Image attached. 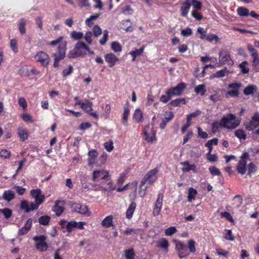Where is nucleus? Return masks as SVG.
I'll return each mask as SVG.
<instances>
[{"label": "nucleus", "instance_id": "nucleus-37", "mask_svg": "<svg viewBox=\"0 0 259 259\" xmlns=\"http://www.w3.org/2000/svg\"><path fill=\"white\" fill-rule=\"evenodd\" d=\"M257 90L256 86L250 84L247 85L243 91V93L245 95H249L253 94Z\"/></svg>", "mask_w": 259, "mask_h": 259}, {"label": "nucleus", "instance_id": "nucleus-47", "mask_svg": "<svg viewBox=\"0 0 259 259\" xmlns=\"http://www.w3.org/2000/svg\"><path fill=\"white\" fill-rule=\"evenodd\" d=\"M124 255L126 259H134L135 253L133 248L126 249L124 251Z\"/></svg>", "mask_w": 259, "mask_h": 259}, {"label": "nucleus", "instance_id": "nucleus-64", "mask_svg": "<svg viewBox=\"0 0 259 259\" xmlns=\"http://www.w3.org/2000/svg\"><path fill=\"white\" fill-rule=\"evenodd\" d=\"M11 152L6 149H2L0 151V157L5 159L9 158L11 156Z\"/></svg>", "mask_w": 259, "mask_h": 259}, {"label": "nucleus", "instance_id": "nucleus-38", "mask_svg": "<svg viewBox=\"0 0 259 259\" xmlns=\"http://www.w3.org/2000/svg\"><path fill=\"white\" fill-rule=\"evenodd\" d=\"M195 92L197 94L204 96L206 92L205 85L204 84H201L197 85L195 88Z\"/></svg>", "mask_w": 259, "mask_h": 259}, {"label": "nucleus", "instance_id": "nucleus-52", "mask_svg": "<svg viewBox=\"0 0 259 259\" xmlns=\"http://www.w3.org/2000/svg\"><path fill=\"white\" fill-rule=\"evenodd\" d=\"M71 37L74 40H80L83 37V33L73 31L71 33Z\"/></svg>", "mask_w": 259, "mask_h": 259}, {"label": "nucleus", "instance_id": "nucleus-54", "mask_svg": "<svg viewBox=\"0 0 259 259\" xmlns=\"http://www.w3.org/2000/svg\"><path fill=\"white\" fill-rule=\"evenodd\" d=\"M188 248L190 252L194 253L196 251L195 242L193 240L191 239L188 241Z\"/></svg>", "mask_w": 259, "mask_h": 259}, {"label": "nucleus", "instance_id": "nucleus-16", "mask_svg": "<svg viewBox=\"0 0 259 259\" xmlns=\"http://www.w3.org/2000/svg\"><path fill=\"white\" fill-rule=\"evenodd\" d=\"M242 84L240 82H232L228 85V88L232 90H229L227 93V96L231 97H237L239 96V89L241 88Z\"/></svg>", "mask_w": 259, "mask_h": 259}, {"label": "nucleus", "instance_id": "nucleus-55", "mask_svg": "<svg viewBox=\"0 0 259 259\" xmlns=\"http://www.w3.org/2000/svg\"><path fill=\"white\" fill-rule=\"evenodd\" d=\"M209 170L211 175L213 176H220L221 175V172L219 169L215 166H210L209 167Z\"/></svg>", "mask_w": 259, "mask_h": 259}, {"label": "nucleus", "instance_id": "nucleus-61", "mask_svg": "<svg viewBox=\"0 0 259 259\" xmlns=\"http://www.w3.org/2000/svg\"><path fill=\"white\" fill-rule=\"evenodd\" d=\"M93 32L94 33V36L95 37H97L101 34L102 30L99 25H95L93 28Z\"/></svg>", "mask_w": 259, "mask_h": 259}, {"label": "nucleus", "instance_id": "nucleus-13", "mask_svg": "<svg viewBox=\"0 0 259 259\" xmlns=\"http://www.w3.org/2000/svg\"><path fill=\"white\" fill-rule=\"evenodd\" d=\"M40 204L34 202L29 203L27 200H22L20 203V208L28 213L31 211L37 210Z\"/></svg>", "mask_w": 259, "mask_h": 259}, {"label": "nucleus", "instance_id": "nucleus-15", "mask_svg": "<svg viewBox=\"0 0 259 259\" xmlns=\"http://www.w3.org/2000/svg\"><path fill=\"white\" fill-rule=\"evenodd\" d=\"M186 88V84L184 82L179 83L175 87L170 88L166 91V94H170L172 97L174 96H180L183 92L184 90Z\"/></svg>", "mask_w": 259, "mask_h": 259}, {"label": "nucleus", "instance_id": "nucleus-19", "mask_svg": "<svg viewBox=\"0 0 259 259\" xmlns=\"http://www.w3.org/2000/svg\"><path fill=\"white\" fill-rule=\"evenodd\" d=\"M163 198V194L162 193H159L155 202L152 212L153 215L155 217L160 214L162 206Z\"/></svg>", "mask_w": 259, "mask_h": 259}, {"label": "nucleus", "instance_id": "nucleus-12", "mask_svg": "<svg viewBox=\"0 0 259 259\" xmlns=\"http://www.w3.org/2000/svg\"><path fill=\"white\" fill-rule=\"evenodd\" d=\"M69 205L71 210L74 212H76L87 216H89L91 214L88 206L85 205H81L75 202H70Z\"/></svg>", "mask_w": 259, "mask_h": 259}, {"label": "nucleus", "instance_id": "nucleus-41", "mask_svg": "<svg viewBox=\"0 0 259 259\" xmlns=\"http://www.w3.org/2000/svg\"><path fill=\"white\" fill-rule=\"evenodd\" d=\"M144 51V48L142 47L139 49H136L130 52V54L132 56V61H134L137 56H140Z\"/></svg>", "mask_w": 259, "mask_h": 259}, {"label": "nucleus", "instance_id": "nucleus-2", "mask_svg": "<svg viewBox=\"0 0 259 259\" xmlns=\"http://www.w3.org/2000/svg\"><path fill=\"white\" fill-rule=\"evenodd\" d=\"M87 51H89V47L82 41L77 42L74 49L69 51L68 57L69 58H76L83 56L87 53Z\"/></svg>", "mask_w": 259, "mask_h": 259}, {"label": "nucleus", "instance_id": "nucleus-49", "mask_svg": "<svg viewBox=\"0 0 259 259\" xmlns=\"http://www.w3.org/2000/svg\"><path fill=\"white\" fill-rule=\"evenodd\" d=\"M111 49L115 52H120L122 50V48L120 44L117 41H113L111 45Z\"/></svg>", "mask_w": 259, "mask_h": 259}, {"label": "nucleus", "instance_id": "nucleus-51", "mask_svg": "<svg viewBox=\"0 0 259 259\" xmlns=\"http://www.w3.org/2000/svg\"><path fill=\"white\" fill-rule=\"evenodd\" d=\"M205 39L209 42L214 41L216 43L218 42L220 40V38L218 36L214 34H209L207 35Z\"/></svg>", "mask_w": 259, "mask_h": 259}, {"label": "nucleus", "instance_id": "nucleus-59", "mask_svg": "<svg viewBox=\"0 0 259 259\" xmlns=\"http://www.w3.org/2000/svg\"><path fill=\"white\" fill-rule=\"evenodd\" d=\"M226 233L224 235V238L227 240L234 241L235 239L234 236L232 234L231 230H226Z\"/></svg>", "mask_w": 259, "mask_h": 259}, {"label": "nucleus", "instance_id": "nucleus-53", "mask_svg": "<svg viewBox=\"0 0 259 259\" xmlns=\"http://www.w3.org/2000/svg\"><path fill=\"white\" fill-rule=\"evenodd\" d=\"M223 127V125L222 124V122L220 120V122L218 121L213 122L211 125L212 131L213 133H215L218 132L220 127Z\"/></svg>", "mask_w": 259, "mask_h": 259}, {"label": "nucleus", "instance_id": "nucleus-18", "mask_svg": "<svg viewBox=\"0 0 259 259\" xmlns=\"http://www.w3.org/2000/svg\"><path fill=\"white\" fill-rule=\"evenodd\" d=\"M109 177V171L105 170H95L93 172L92 179L94 182L100 180H106Z\"/></svg>", "mask_w": 259, "mask_h": 259}, {"label": "nucleus", "instance_id": "nucleus-58", "mask_svg": "<svg viewBox=\"0 0 259 259\" xmlns=\"http://www.w3.org/2000/svg\"><path fill=\"white\" fill-rule=\"evenodd\" d=\"M177 231V230L175 227H170L165 230L164 233L166 236H171Z\"/></svg>", "mask_w": 259, "mask_h": 259}, {"label": "nucleus", "instance_id": "nucleus-10", "mask_svg": "<svg viewBox=\"0 0 259 259\" xmlns=\"http://www.w3.org/2000/svg\"><path fill=\"white\" fill-rule=\"evenodd\" d=\"M35 60L43 67H47L50 62L49 56L44 51H39L34 56Z\"/></svg>", "mask_w": 259, "mask_h": 259}, {"label": "nucleus", "instance_id": "nucleus-8", "mask_svg": "<svg viewBox=\"0 0 259 259\" xmlns=\"http://www.w3.org/2000/svg\"><path fill=\"white\" fill-rule=\"evenodd\" d=\"M219 63L221 65L233 66L234 61L231 57L230 52L227 49H222L219 53Z\"/></svg>", "mask_w": 259, "mask_h": 259}, {"label": "nucleus", "instance_id": "nucleus-3", "mask_svg": "<svg viewBox=\"0 0 259 259\" xmlns=\"http://www.w3.org/2000/svg\"><path fill=\"white\" fill-rule=\"evenodd\" d=\"M223 127L232 130L238 127L240 123V120L236 119V116L232 113H229L223 116L221 119Z\"/></svg>", "mask_w": 259, "mask_h": 259}, {"label": "nucleus", "instance_id": "nucleus-40", "mask_svg": "<svg viewBox=\"0 0 259 259\" xmlns=\"http://www.w3.org/2000/svg\"><path fill=\"white\" fill-rule=\"evenodd\" d=\"M248 62L247 61H243L239 65V67L241 69V71L243 74H247L249 69L248 67Z\"/></svg>", "mask_w": 259, "mask_h": 259}, {"label": "nucleus", "instance_id": "nucleus-32", "mask_svg": "<svg viewBox=\"0 0 259 259\" xmlns=\"http://www.w3.org/2000/svg\"><path fill=\"white\" fill-rule=\"evenodd\" d=\"M113 219L112 215H109L106 217L101 222V225L106 228H109L113 226Z\"/></svg>", "mask_w": 259, "mask_h": 259}, {"label": "nucleus", "instance_id": "nucleus-22", "mask_svg": "<svg viewBox=\"0 0 259 259\" xmlns=\"http://www.w3.org/2000/svg\"><path fill=\"white\" fill-rule=\"evenodd\" d=\"M65 204V201L58 200L55 201V205L53 208V210L56 213L57 216H60L62 214V213L64 211V207H63V205Z\"/></svg>", "mask_w": 259, "mask_h": 259}, {"label": "nucleus", "instance_id": "nucleus-39", "mask_svg": "<svg viewBox=\"0 0 259 259\" xmlns=\"http://www.w3.org/2000/svg\"><path fill=\"white\" fill-rule=\"evenodd\" d=\"M10 47L14 54L18 52V40L16 38L11 39L10 42Z\"/></svg>", "mask_w": 259, "mask_h": 259}, {"label": "nucleus", "instance_id": "nucleus-57", "mask_svg": "<svg viewBox=\"0 0 259 259\" xmlns=\"http://www.w3.org/2000/svg\"><path fill=\"white\" fill-rule=\"evenodd\" d=\"M1 213H3L6 219H9L12 215V211L10 208L1 209Z\"/></svg>", "mask_w": 259, "mask_h": 259}, {"label": "nucleus", "instance_id": "nucleus-7", "mask_svg": "<svg viewBox=\"0 0 259 259\" xmlns=\"http://www.w3.org/2000/svg\"><path fill=\"white\" fill-rule=\"evenodd\" d=\"M249 158V154L247 152H243L240 156V159L236 165V170L239 174L243 175L246 173L247 170V160Z\"/></svg>", "mask_w": 259, "mask_h": 259}, {"label": "nucleus", "instance_id": "nucleus-50", "mask_svg": "<svg viewBox=\"0 0 259 259\" xmlns=\"http://www.w3.org/2000/svg\"><path fill=\"white\" fill-rule=\"evenodd\" d=\"M235 135L239 139L245 140L246 138V135L243 130L239 129L235 131Z\"/></svg>", "mask_w": 259, "mask_h": 259}, {"label": "nucleus", "instance_id": "nucleus-5", "mask_svg": "<svg viewBox=\"0 0 259 259\" xmlns=\"http://www.w3.org/2000/svg\"><path fill=\"white\" fill-rule=\"evenodd\" d=\"M75 105H79L80 108L85 111L91 116L95 119H98L99 116L96 112L93 111V104L88 100H85L83 102L77 101L75 103Z\"/></svg>", "mask_w": 259, "mask_h": 259}, {"label": "nucleus", "instance_id": "nucleus-56", "mask_svg": "<svg viewBox=\"0 0 259 259\" xmlns=\"http://www.w3.org/2000/svg\"><path fill=\"white\" fill-rule=\"evenodd\" d=\"M216 253L219 255H222L227 258H228L229 255V252L228 251H226L221 248H217Z\"/></svg>", "mask_w": 259, "mask_h": 259}, {"label": "nucleus", "instance_id": "nucleus-62", "mask_svg": "<svg viewBox=\"0 0 259 259\" xmlns=\"http://www.w3.org/2000/svg\"><path fill=\"white\" fill-rule=\"evenodd\" d=\"M93 34L91 31H88L85 33L84 36L85 41L89 45H91L93 42L92 39Z\"/></svg>", "mask_w": 259, "mask_h": 259}, {"label": "nucleus", "instance_id": "nucleus-20", "mask_svg": "<svg viewBox=\"0 0 259 259\" xmlns=\"http://www.w3.org/2000/svg\"><path fill=\"white\" fill-rule=\"evenodd\" d=\"M30 195L35 199V202L41 204L45 199V196L42 194L40 189H32L30 191Z\"/></svg>", "mask_w": 259, "mask_h": 259}, {"label": "nucleus", "instance_id": "nucleus-30", "mask_svg": "<svg viewBox=\"0 0 259 259\" xmlns=\"http://www.w3.org/2000/svg\"><path fill=\"white\" fill-rule=\"evenodd\" d=\"M133 118L137 122H143L144 120L143 113L140 109L137 108L135 110Z\"/></svg>", "mask_w": 259, "mask_h": 259}, {"label": "nucleus", "instance_id": "nucleus-9", "mask_svg": "<svg viewBox=\"0 0 259 259\" xmlns=\"http://www.w3.org/2000/svg\"><path fill=\"white\" fill-rule=\"evenodd\" d=\"M247 50L253 58L252 61L253 69L255 72H259V54L251 45L247 46Z\"/></svg>", "mask_w": 259, "mask_h": 259}, {"label": "nucleus", "instance_id": "nucleus-26", "mask_svg": "<svg viewBox=\"0 0 259 259\" xmlns=\"http://www.w3.org/2000/svg\"><path fill=\"white\" fill-rule=\"evenodd\" d=\"M17 134L20 138V140L24 142L28 138V133L26 128L23 127H19L18 128Z\"/></svg>", "mask_w": 259, "mask_h": 259}, {"label": "nucleus", "instance_id": "nucleus-45", "mask_svg": "<svg viewBox=\"0 0 259 259\" xmlns=\"http://www.w3.org/2000/svg\"><path fill=\"white\" fill-rule=\"evenodd\" d=\"M197 194V191L194 188L191 187L188 190V200L191 202L192 200L195 199L196 195Z\"/></svg>", "mask_w": 259, "mask_h": 259}, {"label": "nucleus", "instance_id": "nucleus-46", "mask_svg": "<svg viewBox=\"0 0 259 259\" xmlns=\"http://www.w3.org/2000/svg\"><path fill=\"white\" fill-rule=\"evenodd\" d=\"M247 175L250 176L252 174H254L257 170V167L253 162H250L247 166Z\"/></svg>", "mask_w": 259, "mask_h": 259}, {"label": "nucleus", "instance_id": "nucleus-27", "mask_svg": "<svg viewBox=\"0 0 259 259\" xmlns=\"http://www.w3.org/2000/svg\"><path fill=\"white\" fill-rule=\"evenodd\" d=\"M166 113H167L168 114L164 116L162 121L159 125V127L161 129H164L165 127L166 124L172 120L174 117V114L172 112H166Z\"/></svg>", "mask_w": 259, "mask_h": 259}, {"label": "nucleus", "instance_id": "nucleus-35", "mask_svg": "<svg viewBox=\"0 0 259 259\" xmlns=\"http://www.w3.org/2000/svg\"><path fill=\"white\" fill-rule=\"evenodd\" d=\"M14 197L15 193L12 190L5 191L3 195V198L7 202L11 201Z\"/></svg>", "mask_w": 259, "mask_h": 259}, {"label": "nucleus", "instance_id": "nucleus-44", "mask_svg": "<svg viewBox=\"0 0 259 259\" xmlns=\"http://www.w3.org/2000/svg\"><path fill=\"white\" fill-rule=\"evenodd\" d=\"M181 103L184 105L186 104V102L185 98H178L172 100L169 103V105L174 107H177L180 106Z\"/></svg>", "mask_w": 259, "mask_h": 259}, {"label": "nucleus", "instance_id": "nucleus-11", "mask_svg": "<svg viewBox=\"0 0 259 259\" xmlns=\"http://www.w3.org/2000/svg\"><path fill=\"white\" fill-rule=\"evenodd\" d=\"M174 242L175 243V249L180 258H182L189 255L186 245L182 241L174 240Z\"/></svg>", "mask_w": 259, "mask_h": 259}, {"label": "nucleus", "instance_id": "nucleus-24", "mask_svg": "<svg viewBox=\"0 0 259 259\" xmlns=\"http://www.w3.org/2000/svg\"><path fill=\"white\" fill-rule=\"evenodd\" d=\"M98 156V153L96 150L92 149L89 151V158L88 159L89 165L92 166L95 163V161Z\"/></svg>", "mask_w": 259, "mask_h": 259}, {"label": "nucleus", "instance_id": "nucleus-4", "mask_svg": "<svg viewBox=\"0 0 259 259\" xmlns=\"http://www.w3.org/2000/svg\"><path fill=\"white\" fill-rule=\"evenodd\" d=\"M63 37L60 36L56 40L52 41L50 44L52 46L59 44L57 52L53 54V56H57V57L62 60L65 57L67 45L66 41L60 43Z\"/></svg>", "mask_w": 259, "mask_h": 259}, {"label": "nucleus", "instance_id": "nucleus-48", "mask_svg": "<svg viewBox=\"0 0 259 259\" xmlns=\"http://www.w3.org/2000/svg\"><path fill=\"white\" fill-rule=\"evenodd\" d=\"M233 205L236 207H239L242 203V198L239 195L235 196L233 199Z\"/></svg>", "mask_w": 259, "mask_h": 259}, {"label": "nucleus", "instance_id": "nucleus-63", "mask_svg": "<svg viewBox=\"0 0 259 259\" xmlns=\"http://www.w3.org/2000/svg\"><path fill=\"white\" fill-rule=\"evenodd\" d=\"M190 2H192V5L194 8L198 10H201L202 3L200 1L197 0H191L190 1Z\"/></svg>", "mask_w": 259, "mask_h": 259}, {"label": "nucleus", "instance_id": "nucleus-1", "mask_svg": "<svg viewBox=\"0 0 259 259\" xmlns=\"http://www.w3.org/2000/svg\"><path fill=\"white\" fill-rule=\"evenodd\" d=\"M158 170L157 168H154L149 170L144 176L140 184V190L139 194L140 197L143 198L146 194L147 186H144L146 183L149 185H152L157 179V173Z\"/></svg>", "mask_w": 259, "mask_h": 259}, {"label": "nucleus", "instance_id": "nucleus-34", "mask_svg": "<svg viewBox=\"0 0 259 259\" xmlns=\"http://www.w3.org/2000/svg\"><path fill=\"white\" fill-rule=\"evenodd\" d=\"M182 164L185 166V167L182 168L183 172H188L190 170L195 171L196 165L195 164H191L188 161L182 162Z\"/></svg>", "mask_w": 259, "mask_h": 259}, {"label": "nucleus", "instance_id": "nucleus-43", "mask_svg": "<svg viewBox=\"0 0 259 259\" xmlns=\"http://www.w3.org/2000/svg\"><path fill=\"white\" fill-rule=\"evenodd\" d=\"M238 14L241 17H247L249 15L248 9L245 7H239L237 10Z\"/></svg>", "mask_w": 259, "mask_h": 259}, {"label": "nucleus", "instance_id": "nucleus-28", "mask_svg": "<svg viewBox=\"0 0 259 259\" xmlns=\"http://www.w3.org/2000/svg\"><path fill=\"white\" fill-rule=\"evenodd\" d=\"M130 111L128 103H126L124 106V111L122 117V123L124 125H127V120Z\"/></svg>", "mask_w": 259, "mask_h": 259}, {"label": "nucleus", "instance_id": "nucleus-14", "mask_svg": "<svg viewBox=\"0 0 259 259\" xmlns=\"http://www.w3.org/2000/svg\"><path fill=\"white\" fill-rule=\"evenodd\" d=\"M150 128V125H146L143 129L144 136L145 140L148 143H152L156 140V131L153 128H150V131L149 133L148 130Z\"/></svg>", "mask_w": 259, "mask_h": 259}, {"label": "nucleus", "instance_id": "nucleus-29", "mask_svg": "<svg viewBox=\"0 0 259 259\" xmlns=\"http://www.w3.org/2000/svg\"><path fill=\"white\" fill-rule=\"evenodd\" d=\"M230 73H232V72L228 70L226 67H225L223 69L213 73L212 76L215 78H222L225 76H228Z\"/></svg>", "mask_w": 259, "mask_h": 259}, {"label": "nucleus", "instance_id": "nucleus-23", "mask_svg": "<svg viewBox=\"0 0 259 259\" xmlns=\"http://www.w3.org/2000/svg\"><path fill=\"white\" fill-rule=\"evenodd\" d=\"M105 60L106 62L109 64V67H113L116 62L118 61V59L116 56L112 53L107 54L105 56Z\"/></svg>", "mask_w": 259, "mask_h": 259}, {"label": "nucleus", "instance_id": "nucleus-25", "mask_svg": "<svg viewBox=\"0 0 259 259\" xmlns=\"http://www.w3.org/2000/svg\"><path fill=\"white\" fill-rule=\"evenodd\" d=\"M189 1L186 0L185 2L182 4V5L180 8V12L181 16L183 17H186L188 15V13L189 11L191 4Z\"/></svg>", "mask_w": 259, "mask_h": 259}, {"label": "nucleus", "instance_id": "nucleus-17", "mask_svg": "<svg viewBox=\"0 0 259 259\" xmlns=\"http://www.w3.org/2000/svg\"><path fill=\"white\" fill-rule=\"evenodd\" d=\"M259 126V113L255 112L251 117V120L245 124V128L252 131Z\"/></svg>", "mask_w": 259, "mask_h": 259}, {"label": "nucleus", "instance_id": "nucleus-31", "mask_svg": "<svg viewBox=\"0 0 259 259\" xmlns=\"http://www.w3.org/2000/svg\"><path fill=\"white\" fill-rule=\"evenodd\" d=\"M136 203L133 202H132L128 207L126 211V218L127 219L130 220L132 218L133 213L136 209Z\"/></svg>", "mask_w": 259, "mask_h": 259}, {"label": "nucleus", "instance_id": "nucleus-60", "mask_svg": "<svg viewBox=\"0 0 259 259\" xmlns=\"http://www.w3.org/2000/svg\"><path fill=\"white\" fill-rule=\"evenodd\" d=\"M26 161V159L25 158H23L19 162V166L17 168V169H16L15 174L13 176V179H15L16 177L17 176V175H18L19 172L21 170V169L24 165V163Z\"/></svg>", "mask_w": 259, "mask_h": 259}, {"label": "nucleus", "instance_id": "nucleus-42", "mask_svg": "<svg viewBox=\"0 0 259 259\" xmlns=\"http://www.w3.org/2000/svg\"><path fill=\"white\" fill-rule=\"evenodd\" d=\"M50 220V217L49 215H45L39 218L38 222L40 225L46 226L49 224Z\"/></svg>", "mask_w": 259, "mask_h": 259}, {"label": "nucleus", "instance_id": "nucleus-21", "mask_svg": "<svg viewBox=\"0 0 259 259\" xmlns=\"http://www.w3.org/2000/svg\"><path fill=\"white\" fill-rule=\"evenodd\" d=\"M85 224V223L84 222H77L76 221H71L68 222L66 226V229L68 233H70L72 232L73 229L77 228L79 229L82 230L84 229L83 226Z\"/></svg>", "mask_w": 259, "mask_h": 259}, {"label": "nucleus", "instance_id": "nucleus-6", "mask_svg": "<svg viewBox=\"0 0 259 259\" xmlns=\"http://www.w3.org/2000/svg\"><path fill=\"white\" fill-rule=\"evenodd\" d=\"M35 242V246L40 252H45L48 249V244L46 242L47 237L44 235L35 236L33 238Z\"/></svg>", "mask_w": 259, "mask_h": 259}, {"label": "nucleus", "instance_id": "nucleus-33", "mask_svg": "<svg viewBox=\"0 0 259 259\" xmlns=\"http://www.w3.org/2000/svg\"><path fill=\"white\" fill-rule=\"evenodd\" d=\"M169 245V244L168 240L165 238H162L158 241L157 247L163 248L164 250H166V251L167 252Z\"/></svg>", "mask_w": 259, "mask_h": 259}, {"label": "nucleus", "instance_id": "nucleus-36", "mask_svg": "<svg viewBox=\"0 0 259 259\" xmlns=\"http://www.w3.org/2000/svg\"><path fill=\"white\" fill-rule=\"evenodd\" d=\"M26 22L24 18L20 19L18 23V29L21 34L23 35L26 33Z\"/></svg>", "mask_w": 259, "mask_h": 259}]
</instances>
